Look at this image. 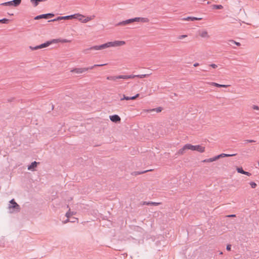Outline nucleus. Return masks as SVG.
<instances>
[{"instance_id":"52","label":"nucleus","mask_w":259,"mask_h":259,"mask_svg":"<svg viewBox=\"0 0 259 259\" xmlns=\"http://www.w3.org/2000/svg\"><path fill=\"white\" fill-rule=\"evenodd\" d=\"M258 166H259V162H258Z\"/></svg>"},{"instance_id":"21","label":"nucleus","mask_w":259,"mask_h":259,"mask_svg":"<svg viewBox=\"0 0 259 259\" xmlns=\"http://www.w3.org/2000/svg\"><path fill=\"white\" fill-rule=\"evenodd\" d=\"M95 17V15H92L90 17H88L86 18H84L83 21V23H87L88 21L92 20Z\"/></svg>"},{"instance_id":"43","label":"nucleus","mask_w":259,"mask_h":259,"mask_svg":"<svg viewBox=\"0 0 259 259\" xmlns=\"http://www.w3.org/2000/svg\"><path fill=\"white\" fill-rule=\"evenodd\" d=\"M252 108L254 110H259V107L258 106H256V105H253L252 106Z\"/></svg>"},{"instance_id":"7","label":"nucleus","mask_w":259,"mask_h":259,"mask_svg":"<svg viewBox=\"0 0 259 259\" xmlns=\"http://www.w3.org/2000/svg\"><path fill=\"white\" fill-rule=\"evenodd\" d=\"M54 16V14L53 13H48L45 14H41L40 15L36 16L35 18V20H38L40 19L44 18V19H48L49 18H52Z\"/></svg>"},{"instance_id":"20","label":"nucleus","mask_w":259,"mask_h":259,"mask_svg":"<svg viewBox=\"0 0 259 259\" xmlns=\"http://www.w3.org/2000/svg\"><path fill=\"white\" fill-rule=\"evenodd\" d=\"M107 79L110 80L116 81L117 79H119L118 76H109L107 77Z\"/></svg>"},{"instance_id":"19","label":"nucleus","mask_w":259,"mask_h":259,"mask_svg":"<svg viewBox=\"0 0 259 259\" xmlns=\"http://www.w3.org/2000/svg\"><path fill=\"white\" fill-rule=\"evenodd\" d=\"M109 44H110V42H108L105 44L100 45V47L101 49V50L104 49H106L107 48H110V45H109Z\"/></svg>"},{"instance_id":"13","label":"nucleus","mask_w":259,"mask_h":259,"mask_svg":"<svg viewBox=\"0 0 259 259\" xmlns=\"http://www.w3.org/2000/svg\"><path fill=\"white\" fill-rule=\"evenodd\" d=\"M201 18H197L194 17H187L186 18H184L182 19L183 20L185 21H195V20H201Z\"/></svg>"},{"instance_id":"24","label":"nucleus","mask_w":259,"mask_h":259,"mask_svg":"<svg viewBox=\"0 0 259 259\" xmlns=\"http://www.w3.org/2000/svg\"><path fill=\"white\" fill-rule=\"evenodd\" d=\"M107 64H95L94 65V66H92L91 67H87L86 68H88V70L89 69H92L93 68H94V67H99V66H104V65H106Z\"/></svg>"},{"instance_id":"48","label":"nucleus","mask_w":259,"mask_h":259,"mask_svg":"<svg viewBox=\"0 0 259 259\" xmlns=\"http://www.w3.org/2000/svg\"><path fill=\"white\" fill-rule=\"evenodd\" d=\"M235 216V214H231V215H228V217H234Z\"/></svg>"},{"instance_id":"17","label":"nucleus","mask_w":259,"mask_h":259,"mask_svg":"<svg viewBox=\"0 0 259 259\" xmlns=\"http://www.w3.org/2000/svg\"><path fill=\"white\" fill-rule=\"evenodd\" d=\"M228 44L230 46H233V45H236L237 46H240L241 45L240 43L239 42H236L234 40H229Z\"/></svg>"},{"instance_id":"16","label":"nucleus","mask_w":259,"mask_h":259,"mask_svg":"<svg viewBox=\"0 0 259 259\" xmlns=\"http://www.w3.org/2000/svg\"><path fill=\"white\" fill-rule=\"evenodd\" d=\"M37 163L36 161L32 162L31 164L28 166V169L33 170L34 168L36 167Z\"/></svg>"},{"instance_id":"6","label":"nucleus","mask_w":259,"mask_h":259,"mask_svg":"<svg viewBox=\"0 0 259 259\" xmlns=\"http://www.w3.org/2000/svg\"><path fill=\"white\" fill-rule=\"evenodd\" d=\"M125 44V42L122 40H115L114 41H110V47H117L123 46Z\"/></svg>"},{"instance_id":"23","label":"nucleus","mask_w":259,"mask_h":259,"mask_svg":"<svg viewBox=\"0 0 259 259\" xmlns=\"http://www.w3.org/2000/svg\"><path fill=\"white\" fill-rule=\"evenodd\" d=\"M149 20L147 18L140 17V22L148 23V22H149Z\"/></svg>"},{"instance_id":"28","label":"nucleus","mask_w":259,"mask_h":259,"mask_svg":"<svg viewBox=\"0 0 259 259\" xmlns=\"http://www.w3.org/2000/svg\"><path fill=\"white\" fill-rule=\"evenodd\" d=\"M150 74H141V75H136L137 77H139L140 78H143L144 77H148L149 76Z\"/></svg>"},{"instance_id":"15","label":"nucleus","mask_w":259,"mask_h":259,"mask_svg":"<svg viewBox=\"0 0 259 259\" xmlns=\"http://www.w3.org/2000/svg\"><path fill=\"white\" fill-rule=\"evenodd\" d=\"M209 84L211 85L215 86V87H219V88H221V87L227 88V87H229V85L221 84H219L218 83H215V82H210V83H209Z\"/></svg>"},{"instance_id":"1","label":"nucleus","mask_w":259,"mask_h":259,"mask_svg":"<svg viewBox=\"0 0 259 259\" xmlns=\"http://www.w3.org/2000/svg\"><path fill=\"white\" fill-rule=\"evenodd\" d=\"M10 204L8 206L9 212L10 213L18 212L20 210V206L15 201L14 199L10 201Z\"/></svg>"},{"instance_id":"44","label":"nucleus","mask_w":259,"mask_h":259,"mask_svg":"<svg viewBox=\"0 0 259 259\" xmlns=\"http://www.w3.org/2000/svg\"><path fill=\"white\" fill-rule=\"evenodd\" d=\"M243 174L245 175H247L248 176H251V174L250 172H247V171H244V173Z\"/></svg>"},{"instance_id":"41","label":"nucleus","mask_w":259,"mask_h":259,"mask_svg":"<svg viewBox=\"0 0 259 259\" xmlns=\"http://www.w3.org/2000/svg\"><path fill=\"white\" fill-rule=\"evenodd\" d=\"M231 245L228 244V245H227L226 249L228 251H230L231 250Z\"/></svg>"},{"instance_id":"42","label":"nucleus","mask_w":259,"mask_h":259,"mask_svg":"<svg viewBox=\"0 0 259 259\" xmlns=\"http://www.w3.org/2000/svg\"><path fill=\"white\" fill-rule=\"evenodd\" d=\"M128 79L134 78L136 77V75H128Z\"/></svg>"},{"instance_id":"33","label":"nucleus","mask_w":259,"mask_h":259,"mask_svg":"<svg viewBox=\"0 0 259 259\" xmlns=\"http://www.w3.org/2000/svg\"><path fill=\"white\" fill-rule=\"evenodd\" d=\"M244 144H246L247 143L255 142V141L253 140H244Z\"/></svg>"},{"instance_id":"5","label":"nucleus","mask_w":259,"mask_h":259,"mask_svg":"<svg viewBox=\"0 0 259 259\" xmlns=\"http://www.w3.org/2000/svg\"><path fill=\"white\" fill-rule=\"evenodd\" d=\"M76 15H71L69 16H59L57 18L49 20V22H55L57 21H59L61 20H68L70 19H72V17H75Z\"/></svg>"},{"instance_id":"14","label":"nucleus","mask_w":259,"mask_h":259,"mask_svg":"<svg viewBox=\"0 0 259 259\" xmlns=\"http://www.w3.org/2000/svg\"><path fill=\"white\" fill-rule=\"evenodd\" d=\"M74 15H76L75 16V17H72V19H77L83 23V19H84V16L83 15L80 14H75Z\"/></svg>"},{"instance_id":"31","label":"nucleus","mask_w":259,"mask_h":259,"mask_svg":"<svg viewBox=\"0 0 259 259\" xmlns=\"http://www.w3.org/2000/svg\"><path fill=\"white\" fill-rule=\"evenodd\" d=\"M237 171L238 173H240L243 174L244 173V170L243 169L242 167H237Z\"/></svg>"},{"instance_id":"27","label":"nucleus","mask_w":259,"mask_h":259,"mask_svg":"<svg viewBox=\"0 0 259 259\" xmlns=\"http://www.w3.org/2000/svg\"><path fill=\"white\" fill-rule=\"evenodd\" d=\"M212 8H213V9H223V7L221 5H212Z\"/></svg>"},{"instance_id":"40","label":"nucleus","mask_w":259,"mask_h":259,"mask_svg":"<svg viewBox=\"0 0 259 259\" xmlns=\"http://www.w3.org/2000/svg\"><path fill=\"white\" fill-rule=\"evenodd\" d=\"M209 66L215 69L218 67V65L215 64H211L209 65Z\"/></svg>"},{"instance_id":"29","label":"nucleus","mask_w":259,"mask_h":259,"mask_svg":"<svg viewBox=\"0 0 259 259\" xmlns=\"http://www.w3.org/2000/svg\"><path fill=\"white\" fill-rule=\"evenodd\" d=\"M9 22V20L6 18H3L2 19H0V23H2L4 24H7Z\"/></svg>"},{"instance_id":"37","label":"nucleus","mask_w":259,"mask_h":259,"mask_svg":"<svg viewBox=\"0 0 259 259\" xmlns=\"http://www.w3.org/2000/svg\"><path fill=\"white\" fill-rule=\"evenodd\" d=\"M212 159H213V161H214L217 160H218V159H219L220 158V155H218L217 156H215L213 157H212Z\"/></svg>"},{"instance_id":"4","label":"nucleus","mask_w":259,"mask_h":259,"mask_svg":"<svg viewBox=\"0 0 259 259\" xmlns=\"http://www.w3.org/2000/svg\"><path fill=\"white\" fill-rule=\"evenodd\" d=\"M21 0H13L12 1L2 3L1 5H3V6H13L15 7H17L20 5V4L21 3Z\"/></svg>"},{"instance_id":"39","label":"nucleus","mask_w":259,"mask_h":259,"mask_svg":"<svg viewBox=\"0 0 259 259\" xmlns=\"http://www.w3.org/2000/svg\"><path fill=\"white\" fill-rule=\"evenodd\" d=\"M187 36V35H182L179 36L178 38L180 39H183Z\"/></svg>"},{"instance_id":"35","label":"nucleus","mask_w":259,"mask_h":259,"mask_svg":"<svg viewBox=\"0 0 259 259\" xmlns=\"http://www.w3.org/2000/svg\"><path fill=\"white\" fill-rule=\"evenodd\" d=\"M139 94H136L135 96H132V97H130V100H135V99H136L138 97H139Z\"/></svg>"},{"instance_id":"9","label":"nucleus","mask_w":259,"mask_h":259,"mask_svg":"<svg viewBox=\"0 0 259 259\" xmlns=\"http://www.w3.org/2000/svg\"><path fill=\"white\" fill-rule=\"evenodd\" d=\"M133 22H134V20H133V18H132L117 23L116 25H125Z\"/></svg>"},{"instance_id":"50","label":"nucleus","mask_w":259,"mask_h":259,"mask_svg":"<svg viewBox=\"0 0 259 259\" xmlns=\"http://www.w3.org/2000/svg\"><path fill=\"white\" fill-rule=\"evenodd\" d=\"M63 42H68V40H67V39H64Z\"/></svg>"},{"instance_id":"26","label":"nucleus","mask_w":259,"mask_h":259,"mask_svg":"<svg viewBox=\"0 0 259 259\" xmlns=\"http://www.w3.org/2000/svg\"><path fill=\"white\" fill-rule=\"evenodd\" d=\"M118 78L119 79H128V75H120L118 76Z\"/></svg>"},{"instance_id":"49","label":"nucleus","mask_w":259,"mask_h":259,"mask_svg":"<svg viewBox=\"0 0 259 259\" xmlns=\"http://www.w3.org/2000/svg\"><path fill=\"white\" fill-rule=\"evenodd\" d=\"M200 70H202V71H208V69H201Z\"/></svg>"},{"instance_id":"3","label":"nucleus","mask_w":259,"mask_h":259,"mask_svg":"<svg viewBox=\"0 0 259 259\" xmlns=\"http://www.w3.org/2000/svg\"><path fill=\"white\" fill-rule=\"evenodd\" d=\"M55 41H56L55 39H54L52 41H48L45 43H43L38 46H36L34 47H32L30 46V48L32 50H37L39 49H42V48H44L49 46L52 44V42H55Z\"/></svg>"},{"instance_id":"38","label":"nucleus","mask_w":259,"mask_h":259,"mask_svg":"<svg viewBox=\"0 0 259 259\" xmlns=\"http://www.w3.org/2000/svg\"><path fill=\"white\" fill-rule=\"evenodd\" d=\"M133 20H134V22H140V17H135L134 18H133Z\"/></svg>"},{"instance_id":"25","label":"nucleus","mask_w":259,"mask_h":259,"mask_svg":"<svg viewBox=\"0 0 259 259\" xmlns=\"http://www.w3.org/2000/svg\"><path fill=\"white\" fill-rule=\"evenodd\" d=\"M89 50H101V49L100 48V45H99V46H94L93 47H92L90 48H89Z\"/></svg>"},{"instance_id":"10","label":"nucleus","mask_w":259,"mask_h":259,"mask_svg":"<svg viewBox=\"0 0 259 259\" xmlns=\"http://www.w3.org/2000/svg\"><path fill=\"white\" fill-rule=\"evenodd\" d=\"M110 120L114 122H118L120 121V118L118 115H113L110 116Z\"/></svg>"},{"instance_id":"12","label":"nucleus","mask_w":259,"mask_h":259,"mask_svg":"<svg viewBox=\"0 0 259 259\" xmlns=\"http://www.w3.org/2000/svg\"><path fill=\"white\" fill-rule=\"evenodd\" d=\"M187 146V144L185 145L183 147L179 150V151L176 153V155H183L185 153V151L186 150H188L186 146Z\"/></svg>"},{"instance_id":"34","label":"nucleus","mask_w":259,"mask_h":259,"mask_svg":"<svg viewBox=\"0 0 259 259\" xmlns=\"http://www.w3.org/2000/svg\"><path fill=\"white\" fill-rule=\"evenodd\" d=\"M250 185L251 187V188H255V187L256 186V183L255 182H251L250 183Z\"/></svg>"},{"instance_id":"46","label":"nucleus","mask_w":259,"mask_h":259,"mask_svg":"<svg viewBox=\"0 0 259 259\" xmlns=\"http://www.w3.org/2000/svg\"><path fill=\"white\" fill-rule=\"evenodd\" d=\"M149 170H145V171H144L137 172V174H139H139H142L145 173V172H147V171H149Z\"/></svg>"},{"instance_id":"30","label":"nucleus","mask_w":259,"mask_h":259,"mask_svg":"<svg viewBox=\"0 0 259 259\" xmlns=\"http://www.w3.org/2000/svg\"><path fill=\"white\" fill-rule=\"evenodd\" d=\"M73 214V212H71L70 210L69 209V211L66 213L65 215L67 218H69L70 216L72 215Z\"/></svg>"},{"instance_id":"36","label":"nucleus","mask_w":259,"mask_h":259,"mask_svg":"<svg viewBox=\"0 0 259 259\" xmlns=\"http://www.w3.org/2000/svg\"><path fill=\"white\" fill-rule=\"evenodd\" d=\"M130 100V97L125 96L124 95L123 96V97L121 99V100Z\"/></svg>"},{"instance_id":"47","label":"nucleus","mask_w":259,"mask_h":259,"mask_svg":"<svg viewBox=\"0 0 259 259\" xmlns=\"http://www.w3.org/2000/svg\"><path fill=\"white\" fill-rule=\"evenodd\" d=\"M193 66L194 67H197V66H199V63H195L194 64Z\"/></svg>"},{"instance_id":"18","label":"nucleus","mask_w":259,"mask_h":259,"mask_svg":"<svg viewBox=\"0 0 259 259\" xmlns=\"http://www.w3.org/2000/svg\"><path fill=\"white\" fill-rule=\"evenodd\" d=\"M200 36L202 37L207 38L209 37L207 32L206 30L202 31L200 33Z\"/></svg>"},{"instance_id":"32","label":"nucleus","mask_w":259,"mask_h":259,"mask_svg":"<svg viewBox=\"0 0 259 259\" xmlns=\"http://www.w3.org/2000/svg\"><path fill=\"white\" fill-rule=\"evenodd\" d=\"M212 158H209L208 159H204L202 161L203 162H213Z\"/></svg>"},{"instance_id":"22","label":"nucleus","mask_w":259,"mask_h":259,"mask_svg":"<svg viewBox=\"0 0 259 259\" xmlns=\"http://www.w3.org/2000/svg\"><path fill=\"white\" fill-rule=\"evenodd\" d=\"M236 155V153L235 154H231L222 153V154H220V158L225 157L234 156H235Z\"/></svg>"},{"instance_id":"51","label":"nucleus","mask_w":259,"mask_h":259,"mask_svg":"<svg viewBox=\"0 0 259 259\" xmlns=\"http://www.w3.org/2000/svg\"><path fill=\"white\" fill-rule=\"evenodd\" d=\"M219 254H223V252L221 251V252L219 253Z\"/></svg>"},{"instance_id":"11","label":"nucleus","mask_w":259,"mask_h":259,"mask_svg":"<svg viewBox=\"0 0 259 259\" xmlns=\"http://www.w3.org/2000/svg\"><path fill=\"white\" fill-rule=\"evenodd\" d=\"M162 108L160 107H159L156 108H153V109H146L144 110L145 111L149 113H151L154 111H156L157 113L160 112L162 111Z\"/></svg>"},{"instance_id":"45","label":"nucleus","mask_w":259,"mask_h":259,"mask_svg":"<svg viewBox=\"0 0 259 259\" xmlns=\"http://www.w3.org/2000/svg\"><path fill=\"white\" fill-rule=\"evenodd\" d=\"M153 204V205H157L159 204V203H156V202H151V203H148L147 204Z\"/></svg>"},{"instance_id":"8","label":"nucleus","mask_w":259,"mask_h":259,"mask_svg":"<svg viewBox=\"0 0 259 259\" xmlns=\"http://www.w3.org/2000/svg\"><path fill=\"white\" fill-rule=\"evenodd\" d=\"M88 70V68H74L72 70H71V72H75L77 74H80L83 73L85 71H87Z\"/></svg>"},{"instance_id":"2","label":"nucleus","mask_w":259,"mask_h":259,"mask_svg":"<svg viewBox=\"0 0 259 259\" xmlns=\"http://www.w3.org/2000/svg\"><path fill=\"white\" fill-rule=\"evenodd\" d=\"M186 148H188V150H191L192 151H197L199 152L202 153L204 151L205 148L200 145H192L190 144H187V146Z\"/></svg>"}]
</instances>
